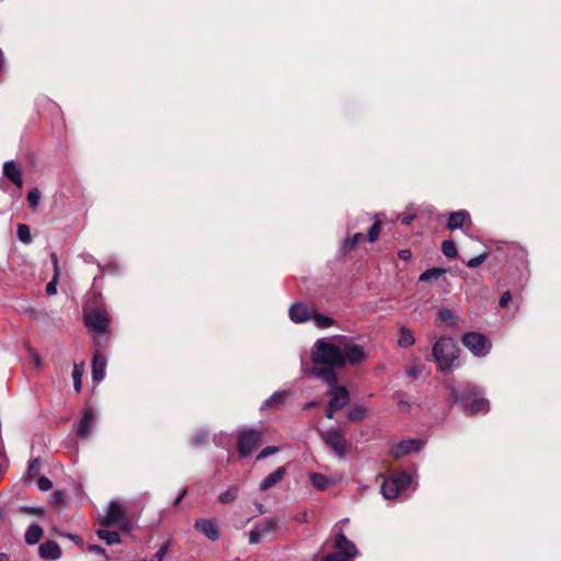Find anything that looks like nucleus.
<instances>
[{
	"instance_id": "1",
	"label": "nucleus",
	"mask_w": 561,
	"mask_h": 561,
	"mask_svg": "<svg viewBox=\"0 0 561 561\" xmlns=\"http://www.w3.org/2000/svg\"><path fill=\"white\" fill-rule=\"evenodd\" d=\"M311 358L313 364L323 365L322 368H342V350L340 336L336 339V343L328 339H319L311 351Z\"/></svg>"
},
{
	"instance_id": "2",
	"label": "nucleus",
	"mask_w": 561,
	"mask_h": 561,
	"mask_svg": "<svg viewBox=\"0 0 561 561\" xmlns=\"http://www.w3.org/2000/svg\"><path fill=\"white\" fill-rule=\"evenodd\" d=\"M312 376L323 380L329 385L327 396L329 397V405L332 409L342 410L350 401V392L344 386L336 383V374L331 368H312Z\"/></svg>"
},
{
	"instance_id": "3",
	"label": "nucleus",
	"mask_w": 561,
	"mask_h": 561,
	"mask_svg": "<svg viewBox=\"0 0 561 561\" xmlns=\"http://www.w3.org/2000/svg\"><path fill=\"white\" fill-rule=\"evenodd\" d=\"M433 356L439 370L449 371L454 368L458 359L459 348L457 343L450 337H439L433 345Z\"/></svg>"
},
{
	"instance_id": "4",
	"label": "nucleus",
	"mask_w": 561,
	"mask_h": 561,
	"mask_svg": "<svg viewBox=\"0 0 561 561\" xmlns=\"http://www.w3.org/2000/svg\"><path fill=\"white\" fill-rule=\"evenodd\" d=\"M451 393L456 401H459L467 413H479L489 411L488 399L481 397L478 390L468 386L463 393H458L455 389H451Z\"/></svg>"
},
{
	"instance_id": "5",
	"label": "nucleus",
	"mask_w": 561,
	"mask_h": 561,
	"mask_svg": "<svg viewBox=\"0 0 561 561\" xmlns=\"http://www.w3.org/2000/svg\"><path fill=\"white\" fill-rule=\"evenodd\" d=\"M413 482V476L407 472H398L388 477L381 484V493L386 500H394L405 491Z\"/></svg>"
},
{
	"instance_id": "6",
	"label": "nucleus",
	"mask_w": 561,
	"mask_h": 561,
	"mask_svg": "<svg viewBox=\"0 0 561 561\" xmlns=\"http://www.w3.org/2000/svg\"><path fill=\"white\" fill-rule=\"evenodd\" d=\"M102 523L105 526H118L127 531L131 529V524L127 518L126 507L122 502L117 501L108 503Z\"/></svg>"
},
{
	"instance_id": "7",
	"label": "nucleus",
	"mask_w": 561,
	"mask_h": 561,
	"mask_svg": "<svg viewBox=\"0 0 561 561\" xmlns=\"http://www.w3.org/2000/svg\"><path fill=\"white\" fill-rule=\"evenodd\" d=\"M334 548L336 552L327 556L322 561H353L359 554L355 543L348 540L343 533L336 535Z\"/></svg>"
},
{
	"instance_id": "8",
	"label": "nucleus",
	"mask_w": 561,
	"mask_h": 561,
	"mask_svg": "<svg viewBox=\"0 0 561 561\" xmlns=\"http://www.w3.org/2000/svg\"><path fill=\"white\" fill-rule=\"evenodd\" d=\"M340 342L342 350L343 367L347 364L358 365L366 360L367 352L362 345L354 343L352 340L345 336H340Z\"/></svg>"
},
{
	"instance_id": "9",
	"label": "nucleus",
	"mask_w": 561,
	"mask_h": 561,
	"mask_svg": "<svg viewBox=\"0 0 561 561\" xmlns=\"http://www.w3.org/2000/svg\"><path fill=\"white\" fill-rule=\"evenodd\" d=\"M463 345L477 357H484L491 351V342L478 332H468L462 336Z\"/></svg>"
},
{
	"instance_id": "10",
	"label": "nucleus",
	"mask_w": 561,
	"mask_h": 561,
	"mask_svg": "<svg viewBox=\"0 0 561 561\" xmlns=\"http://www.w3.org/2000/svg\"><path fill=\"white\" fill-rule=\"evenodd\" d=\"M262 434L254 430H247L239 434L238 451L240 457L250 455L261 443Z\"/></svg>"
},
{
	"instance_id": "11",
	"label": "nucleus",
	"mask_w": 561,
	"mask_h": 561,
	"mask_svg": "<svg viewBox=\"0 0 561 561\" xmlns=\"http://www.w3.org/2000/svg\"><path fill=\"white\" fill-rule=\"evenodd\" d=\"M320 436L339 456L345 454L346 440L340 430L330 428L328 431H321Z\"/></svg>"
},
{
	"instance_id": "12",
	"label": "nucleus",
	"mask_w": 561,
	"mask_h": 561,
	"mask_svg": "<svg viewBox=\"0 0 561 561\" xmlns=\"http://www.w3.org/2000/svg\"><path fill=\"white\" fill-rule=\"evenodd\" d=\"M84 323L90 330L98 333H104L108 329V318L102 311H91L85 314Z\"/></svg>"
},
{
	"instance_id": "13",
	"label": "nucleus",
	"mask_w": 561,
	"mask_h": 561,
	"mask_svg": "<svg viewBox=\"0 0 561 561\" xmlns=\"http://www.w3.org/2000/svg\"><path fill=\"white\" fill-rule=\"evenodd\" d=\"M424 447V440L419 438L403 439L392 449V455L397 458L407 456L411 453H417Z\"/></svg>"
},
{
	"instance_id": "14",
	"label": "nucleus",
	"mask_w": 561,
	"mask_h": 561,
	"mask_svg": "<svg viewBox=\"0 0 561 561\" xmlns=\"http://www.w3.org/2000/svg\"><path fill=\"white\" fill-rule=\"evenodd\" d=\"M309 479L314 489L318 491H325L330 486L337 484L342 480V477L336 474L327 477L322 473L311 472L309 473Z\"/></svg>"
},
{
	"instance_id": "15",
	"label": "nucleus",
	"mask_w": 561,
	"mask_h": 561,
	"mask_svg": "<svg viewBox=\"0 0 561 561\" xmlns=\"http://www.w3.org/2000/svg\"><path fill=\"white\" fill-rule=\"evenodd\" d=\"M195 528L211 541L219 538V528L215 520L207 518H197L195 520Z\"/></svg>"
},
{
	"instance_id": "16",
	"label": "nucleus",
	"mask_w": 561,
	"mask_h": 561,
	"mask_svg": "<svg viewBox=\"0 0 561 561\" xmlns=\"http://www.w3.org/2000/svg\"><path fill=\"white\" fill-rule=\"evenodd\" d=\"M96 420V412L93 408H85L83 411L82 419L78 425V435L82 438H87L90 436L92 432V425Z\"/></svg>"
},
{
	"instance_id": "17",
	"label": "nucleus",
	"mask_w": 561,
	"mask_h": 561,
	"mask_svg": "<svg viewBox=\"0 0 561 561\" xmlns=\"http://www.w3.org/2000/svg\"><path fill=\"white\" fill-rule=\"evenodd\" d=\"M288 314L293 322L302 323L312 318L313 310L302 302H295L289 308Z\"/></svg>"
},
{
	"instance_id": "18",
	"label": "nucleus",
	"mask_w": 561,
	"mask_h": 561,
	"mask_svg": "<svg viewBox=\"0 0 561 561\" xmlns=\"http://www.w3.org/2000/svg\"><path fill=\"white\" fill-rule=\"evenodd\" d=\"M3 175L13 182L18 188L23 186L22 170L15 161L10 160L4 162Z\"/></svg>"
},
{
	"instance_id": "19",
	"label": "nucleus",
	"mask_w": 561,
	"mask_h": 561,
	"mask_svg": "<svg viewBox=\"0 0 561 561\" xmlns=\"http://www.w3.org/2000/svg\"><path fill=\"white\" fill-rule=\"evenodd\" d=\"M107 366V359L100 352H96L92 359V379L96 382H101L105 378V369Z\"/></svg>"
},
{
	"instance_id": "20",
	"label": "nucleus",
	"mask_w": 561,
	"mask_h": 561,
	"mask_svg": "<svg viewBox=\"0 0 561 561\" xmlns=\"http://www.w3.org/2000/svg\"><path fill=\"white\" fill-rule=\"evenodd\" d=\"M38 553L41 558L55 561L58 560L61 556V549L56 541H46L38 547Z\"/></svg>"
},
{
	"instance_id": "21",
	"label": "nucleus",
	"mask_w": 561,
	"mask_h": 561,
	"mask_svg": "<svg viewBox=\"0 0 561 561\" xmlns=\"http://www.w3.org/2000/svg\"><path fill=\"white\" fill-rule=\"evenodd\" d=\"M285 473V467H278L275 471H273L263 479L259 486L260 491H266L272 486L276 485L277 483H279L283 480Z\"/></svg>"
},
{
	"instance_id": "22",
	"label": "nucleus",
	"mask_w": 561,
	"mask_h": 561,
	"mask_svg": "<svg viewBox=\"0 0 561 561\" xmlns=\"http://www.w3.org/2000/svg\"><path fill=\"white\" fill-rule=\"evenodd\" d=\"M467 219H470V215L467 210L450 213L448 216L447 228L449 230L459 229L463 226Z\"/></svg>"
},
{
	"instance_id": "23",
	"label": "nucleus",
	"mask_w": 561,
	"mask_h": 561,
	"mask_svg": "<svg viewBox=\"0 0 561 561\" xmlns=\"http://www.w3.org/2000/svg\"><path fill=\"white\" fill-rule=\"evenodd\" d=\"M43 529L39 525L32 524L25 531L24 538L27 545H36L43 537Z\"/></svg>"
},
{
	"instance_id": "24",
	"label": "nucleus",
	"mask_w": 561,
	"mask_h": 561,
	"mask_svg": "<svg viewBox=\"0 0 561 561\" xmlns=\"http://www.w3.org/2000/svg\"><path fill=\"white\" fill-rule=\"evenodd\" d=\"M414 343L415 339L413 332L405 327H401L399 330L398 345L400 347L408 348L412 346Z\"/></svg>"
},
{
	"instance_id": "25",
	"label": "nucleus",
	"mask_w": 561,
	"mask_h": 561,
	"mask_svg": "<svg viewBox=\"0 0 561 561\" xmlns=\"http://www.w3.org/2000/svg\"><path fill=\"white\" fill-rule=\"evenodd\" d=\"M83 371H84L83 363L73 365L72 379H73V388H75L76 392H80V390H81V387H82L81 379L83 376Z\"/></svg>"
},
{
	"instance_id": "26",
	"label": "nucleus",
	"mask_w": 561,
	"mask_h": 561,
	"mask_svg": "<svg viewBox=\"0 0 561 561\" xmlns=\"http://www.w3.org/2000/svg\"><path fill=\"white\" fill-rule=\"evenodd\" d=\"M98 537L110 546L121 541L118 533L106 529H99Z\"/></svg>"
},
{
	"instance_id": "27",
	"label": "nucleus",
	"mask_w": 561,
	"mask_h": 561,
	"mask_svg": "<svg viewBox=\"0 0 561 561\" xmlns=\"http://www.w3.org/2000/svg\"><path fill=\"white\" fill-rule=\"evenodd\" d=\"M367 416V409L364 405H355L347 412V417L351 421H362Z\"/></svg>"
},
{
	"instance_id": "28",
	"label": "nucleus",
	"mask_w": 561,
	"mask_h": 561,
	"mask_svg": "<svg viewBox=\"0 0 561 561\" xmlns=\"http://www.w3.org/2000/svg\"><path fill=\"white\" fill-rule=\"evenodd\" d=\"M365 240V236L362 232L355 233L351 239L346 237L343 241V249L345 251L353 250L357 244Z\"/></svg>"
},
{
	"instance_id": "29",
	"label": "nucleus",
	"mask_w": 561,
	"mask_h": 561,
	"mask_svg": "<svg viewBox=\"0 0 561 561\" xmlns=\"http://www.w3.org/2000/svg\"><path fill=\"white\" fill-rule=\"evenodd\" d=\"M445 272L446 271L444 268H437V267L428 268L420 275L419 279H420V282H430L432 279H436V278L440 277L443 274H445Z\"/></svg>"
},
{
	"instance_id": "30",
	"label": "nucleus",
	"mask_w": 561,
	"mask_h": 561,
	"mask_svg": "<svg viewBox=\"0 0 561 561\" xmlns=\"http://www.w3.org/2000/svg\"><path fill=\"white\" fill-rule=\"evenodd\" d=\"M277 523L274 519H264L259 523L255 527L261 531V534L266 537L272 534L276 529Z\"/></svg>"
},
{
	"instance_id": "31",
	"label": "nucleus",
	"mask_w": 561,
	"mask_h": 561,
	"mask_svg": "<svg viewBox=\"0 0 561 561\" xmlns=\"http://www.w3.org/2000/svg\"><path fill=\"white\" fill-rule=\"evenodd\" d=\"M286 391H276L263 404V407H278L286 399Z\"/></svg>"
},
{
	"instance_id": "32",
	"label": "nucleus",
	"mask_w": 561,
	"mask_h": 561,
	"mask_svg": "<svg viewBox=\"0 0 561 561\" xmlns=\"http://www.w3.org/2000/svg\"><path fill=\"white\" fill-rule=\"evenodd\" d=\"M18 238L20 241L26 244L32 242L31 230L27 225L20 224L18 226Z\"/></svg>"
},
{
	"instance_id": "33",
	"label": "nucleus",
	"mask_w": 561,
	"mask_h": 561,
	"mask_svg": "<svg viewBox=\"0 0 561 561\" xmlns=\"http://www.w3.org/2000/svg\"><path fill=\"white\" fill-rule=\"evenodd\" d=\"M442 251H443L444 255L448 259H454L457 255L456 244L450 240L443 241Z\"/></svg>"
},
{
	"instance_id": "34",
	"label": "nucleus",
	"mask_w": 561,
	"mask_h": 561,
	"mask_svg": "<svg viewBox=\"0 0 561 561\" xmlns=\"http://www.w3.org/2000/svg\"><path fill=\"white\" fill-rule=\"evenodd\" d=\"M311 319H313V322H314L316 327H318L320 329L329 328L334 322L332 318L327 317V316H322V314H314L313 313Z\"/></svg>"
},
{
	"instance_id": "35",
	"label": "nucleus",
	"mask_w": 561,
	"mask_h": 561,
	"mask_svg": "<svg viewBox=\"0 0 561 561\" xmlns=\"http://www.w3.org/2000/svg\"><path fill=\"white\" fill-rule=\"evenodd\" d=\"M238 495V489L237 488H230L227 491L219 494L218 500L221 503H230L233 502L237 499Z\"/></svg>"
},
{
	"instance_id": "36",
	"label": "nucleus",
	"mask_w": 561,
	"mask_h": 561,
	"mask_svg": "<svg viewBox=\"0 0 561 561\" xmlns=\"http://www.w3.org/2000/svg\"><path fill=\"white\" fill-rule=\"evenodd\" d=\"M41 470V462L39 459H33L27 467V479H33L34 477L38 476Z\"/></svg>"
},
{
	"instance_id": "37",
	"label": "nucleus",
	"mask_w": 561,
	"mask_h": 561,
	"mask_svg": "<svg viewBox=\"0 0 561 561\" xmlns=\"http://www.w3.org/2000/svg\"><path fill=\"white\" fill-rule=\"evenodd\" d=\"M380 231H381V221L377 220L370 227V229L368 231V241L369 242H375L379 238Z\"/></svg>"
},
{
	"instance_id": "38",
	"label": "nucleus",
	"mask_w": 561,
	"mask_h": 561,
	"mask_svg": "<svg viewBox=\"0 0 561 561\" xmlns=\"http://www.w3.org/2000/svg\"><path fill=\"white\" fill-rule=\"evenodd\" d=\"M39 199H41V193L37 188H33L32 191L28 192L27 202H28L30 207L35 208L38 205Z\"/></svg>"
},
{
	"instance_id": "39",
	"label": "nucleus",
	"mask_w": 561,
	"mask_h": 561,
	"mask_svg": "<svg viewBox=\"0 0 561 561\" xmlns=\"http://www.w3.org/2000/svg\"><path fill=\"white\" fill-rule=\"evenodd\" d=\"M423 371V367L416 363H414L413 365H411L408 370H407V375L412 378V379H416L421 376Z\"/></svg>"
},
{
	"instance_id": "40",
	"label": "nucleus",
	"mask_w": 561,
	"mask_h": 561,
	"mask_svg": "<svg viewBox=\"0 0 561 561\" xmlns=\"http://www.w3.org/2000/svg\"><path fill=\"white\" fill-rule=\"evenodd\" d=\"M486 256L488 254L484 252L478 256L471 257L466 264L471 268L478 267L485 261Z\"/></svg>"
},
{
	"instance_id": "41",
	"label": "nucleus",
	"mask_w": 561,
	"mask_h": 561,
	"mask_svg": "<svg viewBox=\"0 0 561 561\" xmlns=\"http://www.w3.org/2000/svg\"><path fill=\"white\" fill-rule=\"evenodd\" d=\"M438 318H439V320L445 321V322H453L456 319L453 311L447 308H442L438 311Z\"/></svg>"
},
{
	"instance_id": "42",
	"label": "nucleus",
	"mask_w": 561,
	"mask_h": 561,
	"mask_svg": "<svg viewBox=\"0 0 561 561\" xmlns=\"http://www.w3.org/2000/svg\"><path fill=\"white\" fill-rule=\"evenodd\" d=\"M278 447L276 446H267L265 447L264 449L261 450V453L257 455L256 459L257 460H262L271 455H274L276 453H278Z\"/></svg>"
},
{
	"instance_id": "43",
	"label": "nucleus",
	"mask_w": 561,
	"mask_h": 561,
	"mask_svg": "<svg viewBox=\"0 0 561 561\" xmlns=\"http://www.w3.org/2000/svg\"><path fill=\"white\" fill-rule=\"evenodd\" d=\"M171 546V540H168L165 543H163L159 550L157 551L156 553V559L157 561H163L168 551H169V548Z\"/></svg>"
},
{
	"instance_id": "44",
	"label": "nucleus",
	"mask_w": 561,
	"mask_h": 561,
	"mask_svg": "<svg viewBox=\"0 0 561 561\" xmlns=\"http://www.w3.org/2000/svg\"><path fill=\"white\" fill-rule=\"evenodd\" d=\"M37 486L41 491H48L53 488V483L48 478L42 476L37 480Z\"/></svg>"
},
{
	"instance_id": "45",
	"label": "nucleus",
	"mask_w": 561,
	"mask_h": 561,
	"mask_svg": "<svg viewBox=\"0 0 561 561\" xmlns=\"http://www.w3.org/2000/svg\"><path fill=\"white\" fill-rule=\"evenodd\" d=\"M60 276H53L51 280L46 286V293L53 296L57 293V285Z\"/></svg>"
},
{
	"instance_id": "46",
	"label": "nucleus",
	"mask_w": 561,
	"mask_h": 561,
	"mask_svg": "<svg viewBox=\"0 0 561 561\" xmlns=\"http://www.w3.org/2000/svg\"><path fill=\"white\" fill-rule=\"evenodd\" d=\"M262 538H264V536L261 534V531L256 527H254L250 531V535H249L250 543L256 545L262 540Z\"/></svg>"
},
{
	"instance_id": "47",
	"label": "nucleus",
	"mask_w": 561,
	"mask_h": 561,
	"mask_svg": "<svg viewBox=\"0 0 561 561\" xmlns=\"http://www.w3.org/2000/svg\"><path fill=\"white\" fill-rule=\"evenodd\" d=\"M396 399H397V404H398V409L399 411L401 412H408L409 409H410V403L404 400L400 393H397L396 394Z\"/></svg>"
},
{
	"instance_id": "48",
	"label": "nucleus",
	"mask_w": 561,
	"mask_h": 561,
	"mask_svg": "<svg viewBox=\"0 0 561 561\" xmlns=\"http://www.w3.org/2000/svg\"><path fill=\"white\" fill-rule=\"evenodd\" d=\"M207 437L208 434L206 432L196 433L192 439V444L195 446H199L206 442Z\"/></svg>"
},
{
	"instance_id": "49",
	"label": "nucleus",
	"mask_w": 561,
	"mask_h": 561,
	"mask_svg": "<svg viewBox=\"0 0 561 561\" xmlns=\"http://www.w3.org/2000/svg\"><path fill=\"white\" fill-rule=\"evenodd\" d=\"M65 500L64 493L61 491H55L50 496V502L53 505H60Z\"/></svg>"
},
{
	"instance_id": "50",
	"label": "nucleus",
	"mask_w": 561,
	"mask_h": 561,
	"mask_svg": "<svg viewBox=\"0 0 561 561\" xmlns=\"http://www.w3.org/2000/svg\"><path fill=\"white\" fill-rule=\"evenodd\" d=\"M50 260L54 267V276H60V267L58 262V256L55 252L50 253Z\"/></svg>"
},
{
	"instance_id": "51",
	"label": "nucleus",
	"mask_w": 561,
	"mask_h": 561,
	"mask_svg": "<svg viewBox=\"0 0 561 561\" xmlns=\"http://www.w3.org/2000/svg\"><path fill=\"white\" fill-rule=\"evenodd\" d=\"M21 512H24L26 514L31 515H41L43 513L42 507H33V506H21Z\"/></svg>"
},
{
	"instance_id": "52",
	"label": "nucleus",
	"mask_w": 561,
	"mask_h": 561,
	"mask_svg": "<svg viewBox=\"0 0 561 561\" xmlns=\"http://www.w3.org/2000/svg\"><path fill=\"white\" fill-rule=\"evenodd\" d=\"M511 298H512V297H511L510 291H505V293L501 296V298H500V301H499L500 306H501V307H503V308L507 307L508 302L511 301Z\"/></svg>"
},
{
	"instance_id": "53",
	"label": "nucleus",
	"mask_w": 561,
	"mask_h": 561,
	"mask_svg": "<svg viewBox=\"0 0 561 561\" xmlns=\"http://www.w3.org/2000/svg\"><path fill=\"white\" fill-rule=\"evenodd\" d=\"M398 255L400 259H402L404 261H409L412 257V253L408 249L400 250Z\"/></svg>"
},
{
	"instance_id": "54",
	"label": "nucleus",
	"mask_w": 561,
	"mask_h": 561,
	"mask_svg": "<svg viewBox=\"0 0 561 561\" xmlns=\"http://www.w3.org/2000/svg\"><path fill=\"white\" fill-rule=\"evenodd\" d=\"M185 495H186V490H185V489H182V490L179 492V494H178L176 499L174 500V503H173V504H174L175 506H176V505H179V504L181 503L182 499H183Z\"/></svg>"
},
{
	"instance_id": "55",
	"label": "nucleus",
	"mask_w": 561,
	"mask_h": 561,
	"mask_svg": "<svg viewBox=\"0 0 561 561\" xmlns=\"http://www.w3.org/2000/svg\"><path fill=\"white\" fill-rule=\"evenodd\" d=\"M339 411L337 409H332L331 405L328 404V411H327V414L325 416L329 419V420H332L334 417V412Z\"/></svg>"
},
{
	"instance_id": "56",
	"label": "nucleus",
	"mask_w": 561,
	"mask_h": 561,
	"mask_svg": "<svg viewBox=\"0 0 561 561\" xmlns=\"http://www.w3.org/2000/svg\"><path fill=\"white\" fill-rule=\"evenodd\" d=\"M30 353H31V356L33 357V359H34L35 364H36L37 366H39V365H41V358H39V355H38L36 352L32 351V350H31V352H30Z\"/></svg>"
},
{
	"instance_id": "57",
	"label": "nucleus",
	"mask_w": 561,
	"mask_h": 561,
	"mask_svg": "<svg viewBox=\"0 0 561 561\" xmlns=\"http://www.w3.org/2000/svg\"><path fill=\"white\" fill-rule=\"evenodd\" d=\"M90 551L96 552V553H104V549L100 546H91Z\"/></svg>"
},
{
	"instance_id": "58",
	"label": "nucleus",
	"mask_w": 561,
	"mask_h": 561,
	"mask_svg": "<svg viewBox=\"0 0 561 561\" xmlns=\"http://www.w3.org/2000/svg\"><path fill=\"white\" fill-rule=\"evenodd\" d=\"M412 219H413V216H405L401 219V224L409 225Z\"/></svg>"
},
{
	"instance_id": "59",
	"label": "nucleus",
	"mask_w": 561,
	"mask_h": 561,
	"mask_svg": "<svg viewBox=\"0 0 561 561\" xmlns=\"http://www.w3.org/2000/svg\"><path fill=\"white\" fill-rule=\"evenodd\" d=\"M8 516L7 511L3 507H0V522L4 520Z\"/></svg>"
},
{
	"instance_id": "60",
	"label": "nucleus",
	"mask_w": 561,
	"mask_h": 561,
	"mask_svg": "<svg viewBox=\"0 0 561 561\" xmlns=\"http://www.w3.org/2000/svg\"><path fill=\"white\" fill-rule=\"evenodd\" d=\"M316 402L314 401H308L304 404L302 409L304 410H308V409H311L312 407H314Z\"/></svg>"
},
{
	"instance_id": "61",
	"label": "nucleus",
	"mask_w": 561,
	"mask_h": 561,
	"mask_svg": "<svg viewBox=\"0 0 561 561\" xmlns=\"http://www.w3.org/2000/svg\"><path fill=\"white\" fill-rule=\"evenodd\" d=\"M0 561H9V557L5 553L0 552Z\"/></svg>"
},
{
	"instance_id": "62",
	"label": "nucleus",
	"mask_w": 561,
	"mask_h": 561,
	"mask_svg": "<svg viewBox=\"0 0 561 561\" xmlns=\"http://www.w3.org/2000/svg\"><path fill=\"white\" fill-rule=\"evenodd\" d=\"M227 461H230V453L228 451V458Z\"/></svg>"
}]
</instances>
